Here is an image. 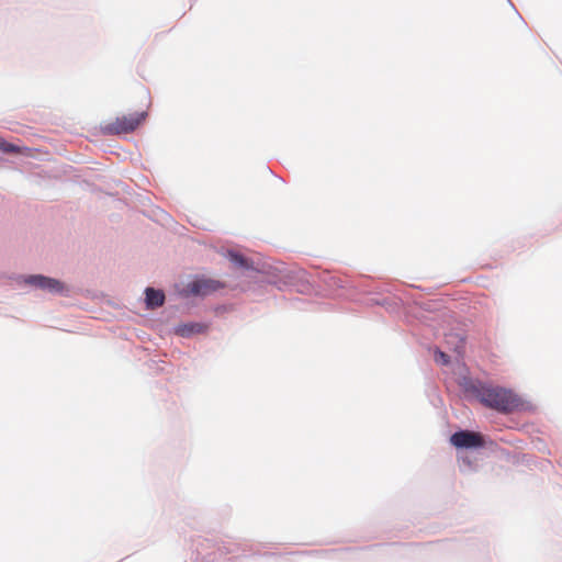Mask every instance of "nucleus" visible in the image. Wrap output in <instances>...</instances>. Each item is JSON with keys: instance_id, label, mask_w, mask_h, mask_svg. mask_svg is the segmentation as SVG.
<instances>
[{"instance_id": "nucleus-2", "label": "nucleus", "mask_w": 562, "mask_h": 562, "mask_svg": "<svg viewBox=\"0 0 562 562\" xmlns=\"http://www.w3.org/2000/svg\"><path fill=\"white\" fill-rule=\"evenodd\" d=\"M145 111L116 117L112 122L102 123L100 130L104 135H121L135 131L145 120Z\"/></svg>"}, {"instance_id": "nucleus-5", "label": "nucleus", "mask_w": 562, "mask_h": 562, "mask_svg": "<svg viewBox=\"0 0 562 562\" xmlns=\"http://www.w3.org/2000/svg\"><path fill=\"white\" fill-rule=\"evenodd\" d=\"M26 282L52 293H60L65 290L60 281L44 276H31Z\"/></svg>"}, {"instance_id": "nucleus-7", "label": "nucleus", "mask_w": 562, "mask_h": 562, "mask_svg": "<svg viewBox=\"0 0 562 562\" xmlns=\"http://www.w3.org/2000/svg\"><path fill=\"white\" fill-rule=\"evenodd\" d=\"M0 149L4 153H21V149L13 144L0 140Z\"/></svg>"}, {"instance_id": "nucleus-9", "label": "nucleus", "mask_w": 562, "mask_h": 562, "mask_svg": "<svg viewBox=\"0 0 562 562\" xmlns=\"http://www.w3.org/2000/svg\"><path fill=\"white\" fill-rule=\"evenodd\" d=\"M232 260L239 265V266H245L246 265V259L243 257V256H239V255H236V254H233L231 256Z\"/></svg>"}, {"instance_id": "nucleus-4", "label": "nucleus", "mask_w": 562, "mask_h": 562, "mask_svg": "<svg viewBox=\"0 0 562 562\" xmlns=\"http://www.w3.org/2000/svg\"><path fill=\"white\" fill-rule=\"evenodd\" d=\"M450 441L457 448H474L484 445V440L480 434L469 430L454 432Z\"/></svg>"}, {"instance_id": "nucleus-6", "label": "nucleus", "mask_w": 562, "mask_h": 562, "mask_svg": "<svg viewBox=\"0 0 562 562\" xmlns=\"http://www.w3.org/2000/svg\"><path fill=\"white\" fill-rule=\"evenodd\" d=\"M165 302V294L153 288L146 289V303L149 307L155 308L161 306Z\"/></svg>"}, {"instance_id": "nucleus-3", "label": "nucleus", "mask_w": 562, "mask_h": 562, "mask_svg": "<svg viewBox=\"0 0 562 562\" xmlns=\"http://www.w3.org/2000/svg\"><path fill=\"white\" fill-rule=\"evenodd\" d=\"M224 285L217 280L209 279V278H196L191 281L187 288L186 292L192 295H209L217 290L222 289Z\"/></svg>"}, {"instance_id": "nucleus-1", "label": "nucleus", "mask_w": 562, "mask_h": 562, "mask_svg": "<svg viewBox=\"0 0 562 562\" xmlns=\"http://www.w3.org/2000/svg\"><path fill=\"white\" fill-rule=\"evenodd\" d=\"M476 396L484 406L503 414L517 411L522 404L513 391L501 386H482Z\"/></svg>"}, {"instance_id": "nucleus-8", "label": "nucleus", "mask_w": 562, "mask_h": 562, "mask_svg": "<svg viewBox=\"0 0 562 562\" xmlns=\"http://www.w3.org/2000/svg\"><path fill=\"white\" fill-rule=\"evenodd\" d=\"M435 361L438 362V363H441L443 366L448 364L449 363V357L447 353L442 352V351H439L437 350L435 352Z\"/></svg>"}]
</instances>
